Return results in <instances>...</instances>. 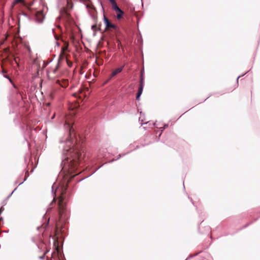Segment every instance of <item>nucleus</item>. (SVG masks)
Wrapping results in <instances>:
<instances>
[{
    "instance_id": "obj_1",
    "label": "nucleus",
    "mask_w": 260,
    "mask_h": 260,
    "mask_svg": "<svg viewBox=\"0 0 260 260\" xmlns=\"http://www.w3.org/2000/svg\"><path fill=\"white\" fill-rule=\"evenodd\" d=\"M85 150L81 145L77 144L70 149V156L64 161V164L68 165L69 171L74 172L85 157Z\"/></svg>"
},
{
    "instance_id": "obj_2",
    "label": "nucleus",
    "mask_w": 260,
    "mask_h": 260,
    "mask_svg": "<svg viewBox=\"0 0 260 260\" xmlns=\"http://www.w3.org/2000/svg\"><path fill=\"white\" fill-rule=\"evenodd\" d=\"M67 187L62 189L61 192L58 198V211L60 218H63L66 211V202H65Z\"/></svg>"
},
{
    "instance_id": "obj_3",
    "label": "nucleus",
    "mask_w": 260,
    "mask_h": 260,
    "mask_svg": "<svg viewBox=\"0 0 260 260\" xmlns=\"http://www.w3.org/2000/svg\"><path fill=\"white\" fill-rule=\"evenodd\" d=\"M144 84V77L143 76V72L141 71L140 76V85L138 89V91L136 96V100H139L140 97L143 92V87Z\"/></svg>"
},
{
    "instance_id": "obj_4",
    "label": "nucleus",
    "mask_w": 260,
    "mask_h": 260,
    "mask_svg": "<svg viewBox=\"0 0 260 260\" xmlns=\"http://www.w3.org/2000/svg\"><path fill=\"white\" fill-rule=\"evenodd\" d=\"M83 3L85 4L86 8L89 10V13L93 14L95 11L94 6L92 5L91 2L89 0H81Z\"/></svg>"
},
{
    "instance_id": "obj_5",
    "label": "nucleus",
    "mask_w": 260,
    "mask_h": 260,
    "mask_svg": "<svg viewBox=\"0 0 260 260\" xmlns=\"http://www.w3.org/2000/svg\"><path fill=\"white\" fill-rule=\"evenodd\" d=\"M59 61L58 60V63L54 67H50L48 70V76L50 77V76L55 75L58 70V69L59 66Z\"/></svg>"
},
{
    "instance_id": "obj_6",
    "label": "nucleus",
    "mask_w": 260,
    "mask_h": 260,
    "mask_svg": "<svg viewBox=\"0 0 260 260\" xmlns=\"http://www.w3.org/2000/svg\"><path fill=\"white\" fill-rule=\"evenodd\" d=\"M45 18L43 11H38L36 14V20L38 23H42Z\"/></svg>"
},
{
    "instance_id": "obj_7",
    "label": "nucleus",
    "mask_w": 260,
    "mask_h": 260,
    "mask_svg": "<svg viewBox=\"0 0 260 260\" xmlns=\"http://www.w3.org/2000/svg\"><path fill=\"white\" fill-rule=\"evenodd\" d=\"M55 84L59 85L62 88H66L69 85V81L68 79H62L61 80H57Z\"/></svg>"
},
{
    "instance_id": "obj_8",
    "label": "nucleus",
    "mask_w": 260,
    "mask_h": 260,
    "mask_svg": "<svg viewBox=\"0 0 260 260\" xmlns=\"http://www.w3.org/2000/svg\"><path fill=\"white\" fill-rule=\"evenodd\" d=\"M68 43H66L64 44V46L62 47L61 53L59 57V61H60L61 59H63L64 57L65 52L68 50Z\"/></svg>"
},
{
    "instance_id": "obj_9",
    "label": "nucleus",
    "mask_w": 260,
    "mask_h": 260,
    "mask_svg": "<svg viewBox=\"0 0 260 260\" xmlns=\"http://www.w3.org/2000/svg\"><path fill=\"white\" fill-rule=\"evenodd\" d=\"M104 22L106 25V29H110V28H115L116 25H115L113 24H112L109 20V19L104 16Z\"/></svg>"
},
{
    "instance_id": "obj_10",
    "label": "nucleus",
    "mask_w": 260,
    "mask_h": 260,
    "mask_svg": "<svg viewBox=\"0 0 260 260\" xmlns=\"http://www.w3.org/2000/svg\"><path fill=\"white\" fill-rule=\"evenodd\" d=\"M70 117H71L70 116H67L66 119L65 123H66V124L68 125V127H70V131L71 133V131L72 130H73V126H71L72 124V120H70Z\"/></svg>"
},
{
    "instance_id": "obj_11",
    "label": "nucleus",
    "mask_w": 260,
    "mask_h": 260,
    "mask_svg": "<svg viewBox=\"0 0 260 260\" xmlns=\"http://www.w3.org/2000/svg\"><path fill=\"white\" fill-rule=\"evenodd\" d=\"M124 66H122L120 68H117L116 70H114L112 73H111L110 78H112L116 76L117 74L120 73L123 70Z\"/></svg>"
},
{
    "instance_id": "obj_12",
    "label": "nucleus",
    "mask_w": 260,
    "mask_h": 260,
    "mask_svg": "<svg viewBox=\"0 0 260 260\" xmlns=\"http://www.w3.org/2000/svg\"><path fill=\"white\" fill-rule=\"evenodd\" d=\"M110 3L112 5V8L115 11H119V8L118 7L115 0H109Z\"/></svg>"
},
{
    "instance_id": "obj_13",
    "label": "nucleus",
    "mask_w": 260,
    "mask_h": 260,
    "mask_svg": "<svg viewBox=\"0 0 260 260\" xmlns=\"http://www.w3.org/2000/svg\"><path fill=\"white\" fill-rule=\"evenodd\" d=\"M116 11L117 12V16H116L117 18L119 20L122 17L124 12L120 8H119V11Z\"/></svg>"
},
{
    "instance_id": "obj_14",
    "label": "nucleus",
    "mask_w": 260,
    "mask_h": 260,
    "mask_svg": "<svg viewBox=\"0 0 260 260\" xmlns=\"http://www.w3.org/2000/svg\"><path fill=\"white\" fill-rule=\"evenodd\" d=\"M66 60L67 64L69 67H71L73 66V62L71 61H70L68 58H66Z\"/></svg>"
},
{
    "instance_id": "obj_15",
    "label": "nucleus",
    "mask_w": 260,
    "mask_h": 260,
    "mask_svg": "<svg viewBox=\"0 0 260 260\" xmlns=\"http://www.w3.org/2000/svg\"><path fill=\"white\" fill-rule=\"evenodd\" d=\"M23 2V0H15L14 2V4H16Z\"/></svg>"
},
{
    "instance_id": "obj_16",
    "label": "nucleus",
    "mask_w": 260,
    "mask_h": 260,
    "mask_svg": "<svg viewBox=\"0 0 260 260\" xmlns=\"http://www.w3.org/2000/svg\"><path fill=\"white\" fill-rule=\"evenodd\" d=\"M4 210V208L3 207H2L0 208V214L3 212V211Z\"/></svg>"
},
{
    "instance_id": "obj_17",
    "label": "nucleus",
    "mask_w": 260,
    "mask_h": 260,
    "mask_svg": "<svg viewBox=\"0 0 260 260\" xmlns=\"http://www.w3.org/2000/svg\"><path fill=\"white\" fill-rule=\"evenodd\" d=\"M55 199L54 198L53 200L52 201V202L50 204V206H52L54 204V203H55Z\"/></svg>"
},
{
    "instance_id": "obj_18",
    "label": "nucleus",
    "mask_w": 260,
    "mask_h": 260,
    "mask_svg": "<svg viewBox=\"0 0 260 260\" xmlns=\"http://www.w3.org/2000/svg\"><path fill=\"white\" fill-rule=\"evenodd\" d=\"M118 47H120L121 43H120V42H119V40H118Z\"/></svg>"
},
{
    "instance_id": "obj_19",
    "label": "nucleus",
    "mask_w": 260,
    "mask_h": 260,
    "mask_svg": "<svg viewBox=\"0 0 260 260\" xmlns=\"http://www.w3.org/2000/svg\"><path fill=\"white\" fill-rule=\"evenodd\" d=\"M96 25H92V28L93 29H94L96 28Z\"/></svg>"
},
{
    "instance_id": "obj_20",
    "label": "nucleus",
    "mask_w": 260,
    "mask_h": 260,
    "mask_svg": "<svg viewBox=\"0 0 260 260\" xmlns=\"http://www.w3.org/2000/svg\"><path fill=\"white\" fill-rule=\"evenodd\" d=\"M14 60H15V62H16V63H17V58H16V57H15V58H14Z\"/></svg>"
},
{
    "instance_id": "obj_21",
    "label": "nucleus",
    "mask_w": 260,
    "mask_h": 260,
    "mask_svg": "<svg viewBox=\"0 0 260 260\" xmlns=\"http://www.w3.org/2000/svg\"><path fill=\"white\" fill-rule=\"evenodd\" d=\"M51 208H52V207H50V208L48 209V211L49 210H50V209H51Z\"/></svg>"
}]
</instances>
